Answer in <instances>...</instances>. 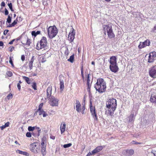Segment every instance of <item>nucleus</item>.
<instances>
[{"label":"nucleus","instance_id":"obj_43","mask_svg":"<svg viewBox=\"0 0 156 156\" xmlns=\"http://www.w3.org/2000/svg\"><path fill=\"white\" fill-rule=\"evenodd\" d=\"M43 103H41L39 105L38 108L37 109L38 110H40L41 109H42V108L43 106Z\"/></svg>","mask_w":156,"mask_h":156},{"label":"nucleus","instance_id":"obj_48","mask_svg":"<svg viewBox=\"0 0 156 156\" xmlns=\"http://www.w3.org/2000/svg\"><path fill=\"white\" fill-rule=\"evenodd\" d=\"M31 34L32 36L36 37L37 35L35 31H33L32 32Z\"/></svg>","mask_w":156,"mask_h":156},{"label":"nucleus","instance_id":"obj_52","mask_svg":"<svg viewBox=\"0 0 156 156\" xmlns=\"http://www.w3.org/2000/svg\"><path fill=\"white\" fill-rule=\"evenodd\" d=\"M50 138L51 139L54 140L55 139V136L52 135H51L50 136Z\"/></svg>","mask_w":156,"mask_h":156},{"label":"nucleus","instance_id":"obj_50","mask_svg":"<svg viewBox=\"0 0 156 156\" xmlns=\"http://www.w3.org/2000/svg\"><path fill=\"white\" fill-rule=\"evenodd\" d=\"M21 59L23 61L25 60V56L24 55H21Z\"/></svg>","mask_w":156,"mask_h":156},{"label":"nucleus","instance_id":"obj_41","mask_svg":"<svg viewBox=\"0 0 156 156\" xmlns=\"http://www.w3.org/2000/svg\"><path fill=\"white\" fill-rule=\"evenodd\" d=\"M9 62L11 64L12 67H14V65L13 63L12 60V58L11 57H10V58H9Z\"/></svg>","mask_w":156,"mask_h":156},{"label":"nucleus","instance_id":"obj_51","mask_svg":"<svg viewBox=\"0 0 156 156\" xmlns=\"http://www.w3.org/2000/svg\"><path fill=\"white\" fill-rule=\"evenodd\" d=\"M9 32V30H5L3 32V34L4 35H5L7 33Z\"/></svg>","mask_w":156,"mask_h":156},{"label":"nucleus","instance_id":"obj_32","mask_svg":"<svg viewBox=\"0 0 156 156\" xmlns=\"http://www.w3.org/2000/svg\"><path fill=\"white\" fill-rule=\"evenodd\" d=\"M74 54H73L68 59V61L71 63H73L74 61Z\"/></svg>","mask_w":156,"mask_h":156},{"label":"nucleus","instance_id":"obj_6","mask_svg":"<svg viewBox=\"0 0 156 156\" xmlns=\"http://www.w3.org/2000/svg\"><path fill=\"white\" fill-rule=\"evenodd\" d=\"M103 28L105 30V32L106 31L108 37L109 39L114 38L115 35L114 33L112 27L109 24L104 25L103 26Z\"/></svg>","mask_w":156,"mask_h":156},{"label":"nucleus","instance_id":"obj_12","mask_svg":"<svg viewBox=\"0 0 156 156\" xmlns=\"http://www.w3.org/2000/svg\"><path fill=\"white\" fill-rule=\"evenodd\" d=\"M151 44L150 41L148 39H147L144 42H140L138 48L140 49L145 47L147 46H149Z\"/></svg>","mask_w":156,"mask_h":156},{"label":"nucleus","instance_id":"obj_49","mask_svg":"<svg viewBox=\"0 0 156 156\" xmlns=\"http://www.w3.org/2000/svg\"><path fill=\"white\" fill-rule=\"evenodd\" d=\"M5 15H7L9 14V12L7 9H5Z\"/></svg>","mask_w":156,"mask_h":156},{"label":"nucleus","instance_id":"obj_26","mask_svg":"<svg viewBox=\"0 0 156 156\" xmlns=\"http://www.w3.org/2000/svg\"><path fill=\"white\" fill-rule=\"evenodd\" d=\"M16 151L19 154H23L24 155L28 156L29 154L26 151H23L19 150H17Z\"/></svg>","mask_w":156,"mask_h":156},{"label":"nucleus","instance_id":"obj_47","mask_svg":"<svg viewBox=\"0 0 156 156\" xmlns=\"http://www.w3.org/2000/svg\"><path fill=\"white\" fill-rule=\"evenodd\" d=\"M17 19L18 20L19 22H20L23 20V19L21 17V16H17Z\"/></svg>","mask_w":156,"mask_h":156},{"label":"nucleus","instance_id":"obj_18","mask_svg":"<svg viewBox=\"0 0 156 156\" xmlns=\"http://www.w3.org/2000/svg\"><path fill=\"white\" fill-rule=\"evenodd\" d=\"M103 149V147L102 146H99L97 147L94 149L92 151L93 154H94L97 153H98L101 151Z\"/></svg>","mask_w":156,"mask_h":156},{"label":"nucleus","instance_id":"obj_58","mask_svg":"<svg viewBox=\"0 0 156 156\" xmlns=\"http://www.w3.org/2000/svg\"><path fill=\"white\" fill-rule=\"evenodd\" d=\"M15 39L12 40L11 41L9 42V44H13V42L15 41Z\"/></svg>","mask_w":156,"mask_h":156},{"label":"nucleus","instance_id":"obj_59","mask_svg":"<svg viewBox=\"0 0 156 156\" xmlns=\"http://www.w3.org/2000/svg\"><path fill=\"white\" fill-rule=\"evenodd\" d=\"M4 44L2 41H0V46H2Z\"/></svg>","mask_w":156,"mask_h":156},{"label":"nucleus","instance_id":"obj_31","mask_svg":"<svg viewBox=\"0 0 156 156\" xmlns=\"http://www.w3.org/2000/svg\"><path fill=\"white\" fill-rule=\"evenodd\" d=\"M23 77L28 84H31V82L29 78L25 76H23Z\"/></svg>","mask_w":156,"mask_h":156},{"label":"nucleus","instance_id":"obj_24","mask_svg":"<svg viewBox=\"0 0 156 156\" xmlns=\"http://www.w3.org/2000/svg\"><path fill=\"white\" fill-rule=\"evenodd\" d=\"M126 155L127 156L132 155L134 153V151L132 149L127 150L126 151Z\"/></svg>","mask_w":156,"mask_h":156},{"label":"nucleus","instance_id":"obj_9","mask_svg":"<svg viewBox=\"0 0 156 156\" xmlns=\"http://www.w3.org/2000/svg\"><path fill=\"white\" fill-rule=\"evenodd\" d=\"M90 109L91 115L94 119V120H96V121L98 120V116L95 107L94 106L93 107L91 102H90Z\"/></svg>","mask_w":156,"mask_h":156},{"label":"nucleus","instance_id":"obj_54","mask_svg":"<svg viewBox=\"0 0 156 156\" xmlns=\"http://www.w3.org/2000/svg\"><path fill=\"white\" fill-rule=\"evenodd\" d=\"M1 6L2 7H4V6H5V3L4 2H2L1 3Z\"/></svg>","mask_w":156,"mask_h":156},{"label":"nucleus","instance_id":"obj_35","mask_svg":"<svg viewBox=\"0 0 156 156\" xmlns=\"http://www.w3.org/2000/svg\"><path fill=\"white\" fill-rule=\"evenodd\" d=\"M32 87L34 90H37V84L35 82L33 83Z\"/></svg>","mask_w":156,"mask_h":156},{"label":"nucleus","instance_id":"obj_39","mask_svg":"<svg viewBox=\"0 0 156 156\" xmlns=\"http://www.w3.org/2000/svg\"><path fill=\"white\" fill-rule=\"evenodd\" d=\"M11 17L9 15L7 19L6 22L9 23H10L11 21Z\"/></svg>","mask_w":156,"mask_h":156},{"label":"nucleus","instance_id":"obj_25","mask_svg":"<svg viewBox=\"0 0 156 156\" xmlns=\"http://www.w3.org/2000/svg\"><path fill=\"white\" fill-rule=\"evenodd\" d=\"M34 56H33L30 61L29 62V66L30 69H32L33 63L34 62Z\"/></svg>","mask_w":156,"mask_h":156},{"label":"nucleus","instance_id":"obj_8","mask_svg":"<svg viewBox=\"0 0 156 156\" xmlns=\"http://www.w3.org/2000/svg\"><path fill=\"white\" fill-rule=\"evenodd\" d=\"M38 144L36 142H34L30 145V150L31 151L35 153H38L40 150V148L37 146Z\"/></svg>","mask_w":156,"mask_h":156},{"label":"nucleus","instance_id":"obj_29","mask_svg":"<svg viewBox=\"0 0 156 156\" xmlns=\"http://www.w3.org/2000/svg\"><path fill=\"white\" fill-rule=\"evenodd\" d=\"M60 88L61 91H62L64 89V82L63 80H60Z\"/></svg>","mask_w":156,"mask_h":156},{"label":"nucleus","instance_id":"obj_13","mask_svg":"<svg viewBox=\"0 0 156 156\" xmlns=\"http://www.w3.org/2000/svg\"><path fill=\"white\" fill-rule=\"evenodd\" d=\"M156 58V52L152 51L149 54L147 62L149 63L153 62L155 58Z\"/></svg>","mask_w":156,"mask_h":156},{"label":"nucleus","instance_id":"obj_17","mask_svg":"<svg viewBox=\"0 0 156 156\" xmlns=\"http://www.w3.org/2000/svg\"><path fill=\"white\" fill-rule=\"evenodd\" d=\"M52 90V87L50 86H49L47 90V98H49L51 96V92Z\"/></svg>","mask_w":156,"mask_h":156},{"label":"nucleus","instance_id":"obj_46","mask_svg":"<svg viewBox=\"0 0 156 156\" xmlns=\"http://www.w3.org/2000/svg\"><path fill=\"white\" fill-rule=\"evenodd\" d=\"M31 135V133L30 132H27L26 134V136L28 137H30Z\"/></svg>","mask_w":156,"mask_h":156},{"label":"nucleus","instance_id":"obj_11","mask_svg":"<svg viewBox=\"0 0 156 156\" xmlns=\"http://www.w3.org/2000/svg\"><path fill=\"white\" fill-rule=\"evenodd\" d=\"M150 76L153 78H156V65L151 68L149 70Z\"/></svg>","mask_w":156,"mask_h":156},{"label":"nucleus","instance_id":"obj_16","mask_svg":"<svg viewBox=\"0 0 156 156\" xmlns=\"http://www.w3.org/2000/svg\"><path fill=\"white\" fill-rule=\"evenodd\" d=\"M117 58L115 56H111L108 61L110 63V65L117 64L116 62Z\"/></svg>","mask_w":156,"mask_h":156},{"label":"nucleus","instance_id":"obj_3","mask_svg":"<svg viewBox=\"0 0 156 156\" xmlns=\"http://www.w3.org/2000/svg\"><path fill=\"white\" fill-rule=\"evenodd\" d=\"M94 87L100 93H102L106 90V86L105 82L102 78L97 79L96 83L94 85Z\"/></svg>","mask_w":156,"mask_h":156},{"label":"nucleus","instance_id":"obj_7","mask_svg":"<svg viewBox=\"0 0 156 156\" xmlns=\"http://www.w3.org/2000/svg\"><path fill=\"white\" fill-rule=\"evenodd\" d=\"M76 110L77 112H81L82 114H84V111L85 108V104L83 103L82 104V106L81 108L80 102L78 100H76Z\"/></svg>","mask_w":156,"mask_h":156},{"label":"nucleus","instance_id":"obj_60","mask_svg":"<svg viewBox=\"0 0 156 156\" xmlns=\"http://www.w3.org/2000/svg\"><path fill=\"white\" fill-rule=\"evenodd\" d=\"M14 47L13 46H12V47L11 48V49H10V51H13L14 50Z\"/></svg>","mask_w":156,"mask_h":156},{"label":"nucleus","instance_id":"obj_23","mask_svg":"<svg viewBox=\"0 0 156 156\" xmlns=\"http://www.w3.org/2000/svg\"><path fill=\"white\" fill-rule=\"evenodd\" d=\"M47 139L45 137H43L41 139V147L46 146Z\"/></svg>","mask_w":156,"mask_h":156},{"label":"nucleus","instance_id":"obj_4","mask_svg":"<svg viewBox=\"0 0 156 156\" xmlns=\"http://www.w3.org/2000/svg\"><path fill=\"white\" fill-rule=\"evenodd\" d=\"M81 75L82 77L83 80H84L87 81V90L88 91L89 93H90V88L91 87V84L90 83V74H88V73L85 72V77L83 74V68L82 66L81 68Z\"/></svg>","mask_w":156,"mask_h":156},{"label":"nucleus","instance_id":"obj_38","mask_svg":"<svg viewBox=\"0 0 156 156\" xmlns=\"http://www.w3.org/2000/svg\"><path fill=\"white\" fill-rule=\"evenodd\" d=\"M22 83V82L21 80L19 81V83L17 84V88L19 91H20L21 89V86L20 84Z\"/></svg>","mask_w":156,"mask_h":156},{"label":"nucleus","instance_id":"obj_1","mask_svg":"<svg viewBox=\"0 0 156 156\" xmlns=\"http://www.w3.org/2000/svg\"><path fill=\"white\" fill-rule=\"evenodd\" d=\"M117 106V101L115 99L112 98L109 99L106 103V107L107 110L105 111V114L107 115L113 116Z\"/></svg>","mask_w":156,"mask_h":156},{"label":"nucleus","instance_id":"obj_2","mask_svg":"<svg viewBox=\"0 0 156 156\" xmlns=\"http://www.w3.org/2000/svg\"><path fill=\"white\" fill-rule=\"evenodd\" d=\"M48 44L47 38L45 37H42L40 41H39L36 46V49L39 51L42 50L44 54L49 51V48L47 46Z\"/></svg>","mask_w":156,"mask_h":156},{"label":"nucleus","instance_id":"obj_19","mask_svg":"<svg viewBox=\"0 0 156 156\" xmlns=\"http://www.w3.org/2000/svg\"><path fill=\"white\" fill-rule=\"evenodd\" d=\"M36 112H38L39 115H42L43 117H45L48 115V114L45 111H44L43 109H41L39 110H38V109H37Z\"/></svg>","mask_w":156,"mask_h":156},{"label":"nucleus","instance_id":"obj_21","mask_svg":"<svg viewBox=\"0 0 156 156\" xmlns=\"http://www.w3.org/2000/svg\"><path fill=\"white\" fill-rule=\"evenodd\" d=\"M151 102L156 104V94H152L150 97Z\"/></svg>","mask_w":156,"mask_h":156},{"label":"nucleus","instance_id":"obj_22","mask_svg":"<svg viewBox=\"0 0 156 156\" xmlns=\"http://www.w3.org/2000/svg\"><path fill=\"white\" fill-rule=\"evenodd\" d=\"M28 37L27 35H22V40L21 42L23 44V46H24V44L26 43V41L27 39L28 38Z\"/></svg>","mask_w":156,"mask_h":156},{"label":"nucleus","instance_id":"obj_56","mask_svg":"<svg viewBox=\"0 0 156 156\" xmlns=\"http://www.w3.org/2000/svg\"><path fill=\"white\" fill-rule=\"evenodd\" d=\"M36 129H37L38 132V133H39L41 131V129H40V128L39 127H36Z\"/></svg>","mask_w":156,"mask_h":156},{"label":"nucleus","instance_id":"obj_45","mask_svg":"<svg viewBox=\"0 0 156 156\" xmlns=\"http://www.w3.org/2000/svg\"><path fill=\"white\" fill-rule=\"evenodd\" d=\"M7 97L8 99H10L12 98V94L11 93L9 94L7 96Z\"/></svg>","mask_w":156,"mask_h":156},{"label":"nucleus","instance_id":"obj_53","mask_svg":"<svg viewBox=\"0 0 156 156\" xmlns=\"http://www.w3.org/2000/svg\"><path fill=\"white\" fill-rule=\"evenodd\" d=\"M93 154V152L92 151L91 152H89L87 155V156H89V155H91L92 154Z\"/></svg>","mask_w":156,"mask_h":156},{"label":"nucleus","instance_id":"obj_42","mask_svg":"<svg viewBox=\"0 0 156 156\" xmlns=\"http://www.w3.org/2000/svg\"><path fill=\"white\" fill-rule=\"evenodd\" d=\"M72 144L71 143H69L67 144H64L63 145V147L65 148H67L71 146Z\"/></svg>","mask_w":156,"mask_h":156},{"label":"nucleus","instance_id":"obj_30","mask_svg":"<svg viewBox=\"0 0 156 156\" xmlns=\"http://www.w3.org/2000/svg\"><path fill=\"white\" fill-rule=\"evenodd\" d=\"M9 124L10 122H7L5 124V125L0 126V127H1V129L2 130H3L6 127H9Z\"/></svg>","mask_w":156,"mask_h":156},{"label":"nucleus","instance_id":"obj_5","mask_svg":"<svg viewBox=\"0 0 156 156\" xmlns=\"http://www.w3.org/2000/svg\"><path fill=\"white\" fill-rule=\"evenodd\" d=\"M58 30L55 25L50 26L47 29L48 35L49 38L52 39L57 35Z\"/></svg>","mask_w":156,"mask_h":156},{"label":"nucleus","instance_id":"obj_57","mask_svg":"<svg viewBox=\"0 0 156 156\" xmlns=\"http://www.w3.org/2000/svg\"><path fill=\"white\" fill-rule=\"evenodd\" d=\"M20 39H21V40H22V35L18 37L16 39L17 41L19 40Z\"/></svg>","mask_w":156,"mask_h":156},{"label":"nucleus","instance_id":"obj_34","mask_svg":"<svg viewBox=\"0 0 156 156\" xmlns=\"http://www.w3.org/2000/svg\"><path fill=\"white\" fill-rule=\"evenodd\" d=\"M134 118V114H131L129 117V122H131L133 120V118Z\"/></svg>","mask_w":156,"mask_h":156},{"label":"nucleus","instance_id":"obj_33","mask_svg":"<svg viewBox=\"0 0 156 156\" xmlns=\"http://www.w3.org/2000/svg\"><path fill=\"white\" fill-rule=\"evenodd\" d=\"M17 22H16V21L14 20L13 22H12L11 24H9V25L8 26V27H14L17 24Z\"/></svg>","mask_w":156,"mask_h":156},{"label":"nucleus","instance_id":"obj_15","mask_svg":"<svg viewBox=\"0 0 156 156\" xmlns=\"http://www.w3.org/2000/svg\"><path fill=\"white\" fill-rule=\"evenodd\" d=\"M75 33L74 32V29H73L72 31L69 32L68 35L69 40L71 42H73L75 38Z\"/></svg>","mask_w":156,"mask_h":156},{"label":"nucleus","instance_id":"obj_36","mask_svg":"<svg viewBox=\"0 0 156 156\" xmlns=\"http://www.w3.org/2000/svg\"><path fill=\"white\" fill-rule=\"evenodd\" d=\"M6 74L7 76L9 77H11L13 75V74L12 72L10 71H7L6 73Z\"/></svg>","mask_w":156,"mask_h":156},{"label":"nucleus","instance_id":"obj_63","mask_svg":"<svg viewBox=\"0 0 156 156\" xmlns=\"http://www.w3.org/2000/svg\"><path fill=\"white\" fill-rule=\"evenodd\" d=\"M14 20L15 21H16V22H17V23L19 22L18 21V20L17 17L16 18V19Z\"/></svg>","mask_w":156,"mask_h":156},{"label":"nucleus","instance_id":"obj_37","mask_svg":"<svg viewBox=\"0 0 156 156\" xmlns=\"http://www.w3.org/2000/svg\"><path fill=\"white\" fill-rule=\"evenodd\" d=\"M36 126L32 127L30 126L28 127V130L29 131H32L36 129Z\"/></svg>","mask_w":156,"mask_h":156},{"label":"nucleus","instance_id":"obj_27","mask_svg":"<svg viewBox=\"0 0 156 156\" xmlns=\"http://www.w3.org/2000/svg\"><path fill=\"white\" fill-rule=\"evenodd\" d=\"M32 40L31 39L28 38L26 41V43L24 44V46L27 45L28 46H30V44L32 43Z\"/></svg>","mask_w":156,"mask_h":156},{"label":"nucleus","instance_id":"obj_62","mask_svg":"<svg viewBox=\"0 0 156 156\" xmlns=\"http://www.w3.org/2000/svg\"><path fill=\"white\" fill-rule=\"evenodd\" d=\"M85 97H84V98H83V103H84L83 104H85Z\"/></svg>","mask_w":156,"mask_h":156},{"label":"nucleus","instance_id":"obj_40","mask_svg":"<svg viewBox=\"0 0 156 156\" xmlns=\"http://www.w3.org/2000/svg\"><path fill=\"white\" fill-rule=\"evenodd\" d=\"M8 5L9 9L11 10L13 12L14 11V10L12 9V3H8Z\"/></svg>","mask_w":156,"mask_h":156},{"label":"nucleus","instance_id":"obj_20","mask_svg":"<svg viewBox=\"0 0 156 156\" xmlns=\"http://www.w3.org/2000/svg\"><path fill=\"white\" fill-rule=\"evenodd\" d=\"M66 125L65 123H62L60 126V129L61 134H62L66 130Z\"/></svg>","mask_w":156,"mask_h":156},{"label":"nucleus","instance_id":"obj_14","mask_svg":"<svg viewBox=\"0 0 156 156\" xmlns=\"http://www.w3.org/2000/svg\"><path fill=\"white\" fill-rule=\"evenodd\" d=\"M109 69L111 71L114 73L117 72L119 69V68L117 65V64L110 65L109 66Z\"/></svg>","mask_w":156,"mask_h":156},{"label":"nucleus","instance_id":"obj_64","mask_svg":"<svg viewBox=\"0 0 156 156\" xmlns=\"http://www.w3.org/2000/svg\"><path fill=\"white\" fill-rule=\"evenodd\" d=\"M91 64L93 65H95V62L94 61H92L91 62Z\"/></svg>","mask_w":156,"mask_h":156},{"label":"nucleus","instance_id":"obj_44","mask_svg":"<svg viewBox=\"0 0 156 156\" xmlns=\"http://www.w3.org/2000/svg\"><path fill=\"white\" fill-rule=\"evenodd\" d=\"M132 144H141L142 143L141 142H136L134 140L132 141Z\"/></svg>","mask_w":156,"mask_h":156},{"label":"nucleus","instance_id":"obj_55","mask_svg":"<svg viewBox=\"0 0 156 156\" xmlns=\"http://www.w3.org/2000/svg\"><path fill=\"white\" fill-rule=\"evenodd\" d=\"M36 129H37L38 132V133H39L41 131V129H40V128L39 127H36Z\"/></svg>","mask_w":156,"mask_h":156},{"label":"nucleus","instance_id":"obj_10","mask_svg":"<svg viewBox=\"0 0 156 156\" xmlns=\"http://www.w3.org/2000/svg\"><path fill=\"white\" fill-rule=\"evenodd\" d=\"M48 98L49 101V104L51 106L54 107L58 106L59 100L57 98L53 96L51 97V98L50 97Z\"/></svg>","mask_w":156,"mask_h":156},{"label":"nucleus","instance_id":"obj_61","mask_svg":"<svg viewBox=\"0 0 156 156\" xmlns=\"http://www.w3.org/2000/svg\"><path fill=\"white\" fill-rule=\"evenodd\" d=\"M36 32V34H37V35L40 34V31H37Z\"/></svg>","mask_w":156,"mask_h":156},{"label":"nucleus","instance_id":"obj_28","mask_svg":"<svg viewBox=\"0 0 156 156\" xmlns=\"http://www.w3.org/2000/svg\"><path fill=\"white\" fill-rule=\"evenodd\" d=\"M41 153L43 156L46 154V147H41Z\"/></svg>","mask_w":156,"mask_h":156}]
</instances>
